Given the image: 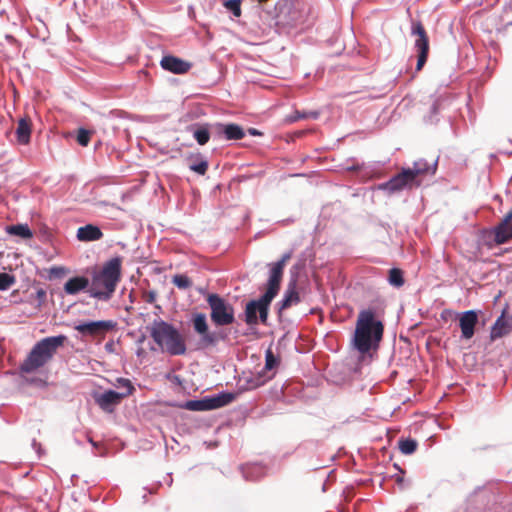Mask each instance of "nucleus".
<instances>
[{
  "label": "nucleus",
  "instance_id": "1",
  "mask_svg": "<svg viewBox=\"0 0 512 512\" xmlns=\"http://www.w3.org/2000/svg\"><path fill=\"white\" fill-rule=\"evenodd\" d=\"M384 333V325L375 309L367 308L361 310L358 314L353 345L355 349L362 355L369 353L371 350H377Z\"/></svg>",
  "mask_w": 512,
  "mask_h": 512
},
{
  "label": "nucleus",
  "instance_id": "19",
  "mask_svg": "<svg viewBox=\"0 0 512 512\" xmlns=\"http://www.w3.org/2000/svg\"><path fill=\"white\" fill-rule=\"evenodd\" d=\"M234 398L235 397L232 393H221L213 397L204 398L205 409L207 411L223 407L231 403L234 400Z\"/></svg>",
  "mask_w": 512,
  "mask_h": 512
},
{
  "label": "nucleus",
  "instance_id": "30",
  "mask_svg": "<svg viewBox=\"0 0 512 512\" xmlns=\"http://www.w3.org/2000/svg\"><path fill=\"white\" fill-rule=\"evenodd\" d=\"M114 386H116L119 389H123L119 393L125 395V398L132 395L135 391L132 382L129 379L123 377L117 378L116 382L114 383Z\"/></svg>",
  "mask_w": 512,
  "mask_h": 512
},
{
  "label": "nucleus",
  "instance_id": "6",
  "mask_svg": "<svg viewBox=\"0 0 512 512\" xmlns=\"http://www.w3.org/2000/svg\"><path fill=\"white\" fill-rule=\"evenodd\" d=\"M206 301L211 310L210 318L215 326H229L235 322L234 307L223 297L215 293H209Z\"/></svg>",
  "mask_w": 512,
  "mask_h": 512
},
{
  "label": "nucleus",
  "instance_id": "13",
  "mask_svg": "<svg viewBox=\"0 0 512 512\" xmlns=\"http://www.w3.org/2000/svg\"><path fill=\"white\" fill-rule=\"evenodd\" d=\"M123 399H125V395L114 390H107L104 393L95 396V402L97 405L106 412H112L114 407L119 405Z\"/></svg>",
  "mask_w": 512,
  "mask_h": 512
},
{
  "label": "nucleus",
  "instance_id": "7",
  "mask_svg": "<svg viewBox=\"0 0 512 512\" xmlns=\"http://www.w3.org/2000/svg\"><path fill=\"white\" fill-rule=\"evenodd\" d=\"M191 321L194 331L200 336L202 348L215 346L220 340L225 339V335L221 332L209 330L207 317L204 313L193 314Z\"/></svg>",
  "mask_w": 512,
  "mask_h": 512
},
{
  "label": "nucleus",
  "instance_id": "24",
  "mask_svg": "<svg viewBox=\"0 0 512 512\" xmlns=\"http://www.w3.org/2000/svg\"><path fill=\"white\" fill-rule=\"evenodd\" d=\"M509 332L510 327L507 320L504 318V315L502 314L492 326L490 337L492 340H495L507 335Z\"/></svg>",
  "mask_w": 512,
  "mask_h": 512
},
{
  "label": "nucleus",
  "instance_id": "37",
  "mask_svg": "<svg viewBox=\"0 0 512 512\" xmlns=\"http://www.w3.org/2000/svg\"><path fill=\"white\" fill-rule=\"evenodd\" d=\"M92 132L84 128H80L77 134V142L79 145L86 147L91 139Z\"/></svg>",
  "mask_w": 512,
  "mask_h": 512
},
{
  "label": "nucleus",
  "instance_id": "26",
  "mask_svg": "<svg viewBox=\"0 0 512 512\" xmlns=\"http://www.w3.org/2000/svg\"><path fill=\"white\" fill-rule=\"evenodd\" d=\"M6 232L10 235L19 236L23 239L32 238L33 233L27 224H16L6 227Z\"/></svg>",
  "mask_w": 512,
  "mask_h": 512
},
{
  "label": "nucleus",
  "instance_id": "12",
  "mask_svg": "<svg viewBox=\"0 0 512 512\" xmlns=\"http://www.w3.org/2000/svg\"><path fill=\"white\" fill-rule=\"evenodd\" d=\"M478 323V315L474 310H468L459 314V327L461 329V337L469 340L475 334V327Z\"/></svg>",
  "mask_w": 512,
  "mask_h": 512
},
{
  "label": "nucleus",
  "instance_id": "9",
  "mask_svg": "<svg viewBox=\"0 0 512 512\" xmlns=\"http://www.w3.org/2000/svg\"><path fill=\"white\" fill-rule=\"evenodd\" d=\"M115 326L116 323L112 320H99L79 323L74 329L83 336H90L102 340Z\"/></svg>",
  "mask_w": 512,
  "mask_h": 512
},
{
  "label": "nucleus",
  "instance_id": "35",
  "mask_svg": "<svg viewBox=\"0 0 512 512\" xmlns=\"http://www.w3.org/2000/svg\"><path fill=\"white\" fill-rule=\"evenodd\" d=\"M318 116H319V113L315 112V111H309V112L295 111L294 114L289 117V121L295 122L300 119H308V118L317 119Z\"/></svg>",
  "mask_w": 512,
  "mask_h": 512
},
{
  "label": "nucleus",
  "instance_id": "32",
  "mask_svg": "<svg viewBox=\"0 0 512 512\" xmlns=\"http://www.w3.org/2000/svg\"><path fill=\"white\" fill-rule=\"evenodd\" d=\"M400 451L405 455L414 453L417 449V441L414 439H401L398 442Z\"/></svg>",
  "mask_w": 512,
  "mask_h": 512
},
{
  "label": "nucleus",
  "instance_id": "18",
  "mask_svg": "<svg viewBox=\"0 0 512 512\" xmlns=\"http://www.w3.org/2000/svg\"><path fill=\"white\" fill-rule=\"evenodd\" d=\"M31 127L32 123L29 117H23L18 121L16 136L20 144L27 145L30 142Z\"/></svg>",
  "mask_w": 512,
  "mask_h": 512
},
{
  "label": "nucleus",
  "instance_id": "22",
  "mask_svg": "<svg viewBox=\"0 0 512 512\" xmlns=\"http://www.w3.org/2000/svg\"><path fill=\"white\" fill-rule=\"evenodd\" d=\"M300 302L299 293L296 290V281L293 280L288 284L284 298L280 302V310L287 309L292 305H296Z\"/></svg>",
  "mask_w": 512,
  "mask_h": 512
},
{
  "label": "nucleus",
  "instance_id": "34",
  "mask_svg": "<svg viewBox=\"0 0 512 512\" xmlns=\"http://www.w3.org/2000/svg\"><path fill=\"white\" fill-rule=\"evenodd\" d=\"M172 283L180 289H188L192 286V281L184 274L175 275L172 279Z\"/></svg>",
  "mask_w": 512,
  "mask_h": 512
},
{
  "label": "nucleus",
  "instance_id": "21",
  "mask_svg": "<svg viewBox=\"0 0 512 512\" xmlns=\"http://www.w3.org/2000/svg\"><path fill=\"white\" fill-rule=\"evenodd\" d=\"M89 279L82 276L70 278L64 284V291L69 295H75L89 286Z\"/></svg>",
  "mask_w": 512,
  "mask_h": 512
},
{
  "label": "nucleus",
  "instance_id": "36",
  "mask_svg": "<svg viewBox=\"0 0 512 512\" xmlns=\"http://www.w3.org/2000/svg\"><path fill=\"white\" fill-rule=\"evenodd\" d=\"M224 6L231 11L235 17L241 16V0H226Z\"/></svg>",
  "mask_w": 512,
  "mask_h": 512
},
{
  "label": "nucleus",
  "instance_id": "11",
  "mask_svg": "<svg viewBox=\"0 0 512 512\" xmlns=\"http://www.w3.org/2000/svg\"><path fill=\"white\" fill-rule=\"evenodd\" d=\"M489 238L492 239L495 245H502L512 240V209L489 232Z\"/></svg>",
  "mask_w": 512,
  "mask_h": 512
},
{
  "label": "nucleus",
  "instance_id": "29",
  "mask_svg": "<svg viewBox=\"0 0 512 512\" xmlns=\"http://www.w3.org/2000/svg\"><path fill=\"white\" fill-rule=\"evenodd\" d=\"M443 98L440 96H429L427 101L424 103L428 106L429 112H430V119H432L438 111L442 108L443 105Z\"/></svg>",
  "mask_w": 512,
  "mask_h": 512
},
{
  "label": "nucleus",
  "instance_id": "40",
  "mask_svg": "<svg viewBox=\"0 0 512 512\" xmlns=\"http://www.w3.org/2000/svg\"><path fill=\"white\" fill-rule=\"evenodd\" d=\"M251 134L256 135V134H258V132L255 129H252Z\"/></svg>",
  "mask_w": 512,
  "mask_h": 512
},
{
  "label": "nucleus",
  "instance_id": "16",
  "mask_svg": "<svg viewBox=\"0 0 512 512\" xmlns=\"http://www.w3.org/2000/svg\"><path fill=\"white\" fill-rule=\"evenodd\" d=\"M102 237L103 233L100 228L92 224H87L77 230V238L82 242L97 241Z\"/></svg>",
  "mask_w": 512,
  "mask_h": 512
},
{
  "label": "nucleus",
  "instance_id": "33",
  "mask_svg": "<svg viewBox=\"0 0 512 512\" xmlns=\"http://www.w3.org/2000/svg\"><path fill=\"white\" fill-rule=\"evenodd\" d=\"M193 136L199 145H205L210 139V133L207 127H200L196 129Z\"/></svg>",
  "mask_w": 512,
  "mask_h": 512
},
{
  "label": "nucleus",
  "instance_id": "5",
  "mask_svg": "<svg viewBox=\"0 0 512 512\" xmlns=\"http://www.w3.org/2000/svg\"><path fill=\"white\" fill-rule=\"evenodd\" d=\"M279 290L267 284L266 292L258 299L251 300L246 304L244 321L249 326H255L259 321L267 323L269 307Z\"/></svg>",
  "mask_w": 512,
  "mask_h": 512
},
{
  "label": "nucleus",
  "instance_id": "3",
  "mask_svg": "<svg viewBox=\"0 0 512 512\" xmlns=\"http://www.w3.org/2000/svg\"><path fill=\"white\" fill-rule=\"evenodd\" d=\"M66 341L65 335L50 336L38 341L20 365L21 372L32 373L45 366Z\"/></svg>",
  "mask_w": 512,
  "mask_h": 512
},
{
  "label": "nucleus",
  "instance_id": "39",
  "mask_svg": "<svg viewBox=\"0 0 512 512\" xmlns=\"http://www.w3.org/2000/svg\"><path fill=\"white\" fill-rule=\"evenodd\" d=\"M185 407L191 411H206L204 399L188 401Z\"/></svg>",
  "mask_w": 512,
  "mask_h": 512
},
{
  "label": "nucleus",
  "instance_id": "14",
  "mask_svg": "<svg viewBox=\"0 0 512 512\" xmlns=\"http://www.w3.org/2000/svg\"><path fill=\"white\" fill-rule=\"evenodd\" d=\"M291 257H292V252H287L282 255V257L279 261L272 264L271 270H270V276H269V279L267 282V284H269V286H272V287L276 288L277 290L280 289V284L282 281L285 265L291 259Z\"/></svg>",
  "mask_w": 512,
  "mask_h": 512
},
{
  "label": "nucleus",
  "instance_id": "31",
  "mask_svg": "<svg viewBox=\"0 0 512 512\" xmlns=\"http://www.w3.org/2000/svg\"><path fill=\"white\" fill-rule=\"evenodd\" d=\"M388 281L390 285L400 288L404 285L403 271L399 268H392L389 270Z\"/></svg>",
  "mask_w": 512,
  "mask_h": 512
},
{
  "label": "nucleus",
  "instance_id": "15",
  "mask_svg": "<svg viewBox=\"0 0 512 512\" xmlns=\"http://www.w3.org/2000/svg\"><path fill=\"white\" fill-rule=\"evenodd\" d=\"M160 65L164 70L175 74L187 73L192 67L190 62L172 55L164 56L160 61Z\"/></svg>",
  "mask_w": 512,
  "mask_h": 512
},
{
  "label": "nucleus",
  "instance_id": "2",
  "mask_svg": "<svg viewBox=\"0 0 512 512\" xmlns=\"http://www.w3.org/2000/svg\"><path fill=\"white\" fill-rule=\"evenodd\" d=\"M122 259L115 257L107 261L102 269L92 275L89 293L100 300H109L121 280Z\"/></svg>",
  "mask_w": 512,
  "mask_h": 512
},
{
  "label": "nucleus",
  "instance_id": "38",
  "mask_svg": "<svg viewBox=\"0 0 512 512\" xmlns=\"http://www.w3.org/2000/svg\"><path fill=\"white\" fill-rule=\"evenodd\" d=\"M15 283L14 276L8 273H0V290H7Z\"/></svg>",
  "mask_w": 512,
  "mask_h": 512
},
{
  "label": "nucleus",
  "instance_id": "10",
  "mask_svg": "<svg viewBox=\"0 0 512 512\" xmlns=\"http://www.w3.org/2000/svg\"><path fill=\"white\" fill-rule=\"evenodd\" d=\"M421 181H416L408 168H404L393 176L389 181L382 185V188L390 193H395L403 189H411L414 186H420Z\"/></svg>",
  "mask_w": 512,
  "mask_h": 512
},
{
  "label": "nucleus",
  "instance_id": "27",
  "mask_svg": "<svg viewBox=\"0 0 512 512\" xmlns=\"http://www.w3.org/2000/svg\"><path fill=\"white\" fill-rule=\"evenodd\" d=\"M275 372L270 375L264 374L262 371L256 375L251 376L246 381V389H256L262 385H264L267 381L273 378Z\"/></svg>",
  "mask_w": 512,
  "mask_h": 512
},
{
  "label": "nucleus",
  "instance_id": "25",
  "mask_svg": "<svg viewBox=\"0 0 512 512\" xmlns=\"http://www.w3.org/2000/svg\"><path fill=\"white\" fill-rule=\"evenodd\" d=\"M408 169L412 173L414 179L416 181H420L419 177L429 175V174H434L436 167H431L423 160H419V161L414 162L412 168H408Z\"/></svg>",
  "mask_w": 512,
  "mask_h": 512
},
{
  "label": "nucleus",
  "instance_id": "8",
  "mask_svg": "<svg viewBox=\"0 0 512 512\" xmlns=\"http://www.w3.org/2000/svg\"><path fill=\"white\" fill-rule=\"evenodd\" d=\"M411 34L416 37L415 49L417 51L416 71H421L429 54V37L420 21H412Z\"/></svg>",
  "mask_w": 512,
  "mask_h": 512
},
{
  "label": "nucleus",
  "instance_id": "23",
  "mask_svg": "<svg viewBox=\"0 0 512 512\" xmlns=\"http://www.w3.org/2000/svg\"><path fill=\"white\" fill-rule=\"evenodd\" d=\"M189 169L199 175H205L208 170V161L201 154L191 155L187 158Z\"/></svg>",
  "mask_w": 512,
  "mask_h": 512
},
{
  "label": "nucleus",
  "instance_id": "17",
  "mask_svg": "<svg viewBox=\"0 0 512 512\" xmlns=\"http://www.w3.org/2000/svg\"><path fill=\"white\" fill-rule=\"evenodd\" d=\"M217 132L223 134L226 140H240L245 136L244 130L237 124H218Z\"/></svg>",
  "mask_w": 512,
  "mask_h": 512
},
{
  "label": "nucleus",
  "instance_id": "28",
  "mask_svg": "<svg viewBox=\"0 0 512 512\" xmlns=\"http://www.w3.org/2000/svg\"><path fill=\"white\" fill-rule=\"evenodd\" d=\"M279 364L280 359L274 355L273 351L270 348L267 349L265 353V366L262 372L267 375V373L276 369L279 366Z\"/></svg>",
  "mask_w": 512,
  "mask_h": 512
},
{
  "label": "nucleus",
  "instance_id": "20",
  "mask_svg": "<svg viewBox=\"0 0 512 512\" xmlns=\"http://www.w3.org/2000/svg\"><path fill=\"white\" fill-rule=\"evenodd\" d=\"M234 398L235 397L232 393H221L213 397L204 398L205 409L207 411L223 407L231 403L234 400Z\"/></svg>",
  "mask_w": 512,
  "mask_h": 512
},
{
  "label": "nucleus",
  "instance_id": "4",
  "mask_svg": "<svg viewBox=\"0 0 512 512\" xmlns=\"http://www.w3.org/2000/svg\"><path fill=\"white\" fill-rule=\"evenodd\" d=\"M150 335L155 343L171 355H183L186 345L179 331L163 320H155L150 329Z\"/></svg>",
  "mask_w": 512,
  "mask_h": 512
}]
</instances>
